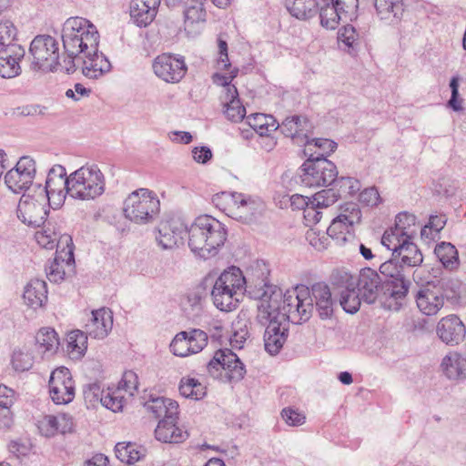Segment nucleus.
Masks as SVG:
<instances>
[{"instance_id": "f257e3e1", "label": "nucleus", "mask_w": 466, "mask_h": 466, "mask_svg": "<svg viewBox=\"0 0 466 466\" xmlns=\"http://www.w3.org/2000/svg\"><path fill=\"white\" fill-rule=\"evenodd\" d=\"M312 313V299L309 289L304 286L287 291L274 290L265 293L258 304V319L275 318L288 325L289 322L300 324L307 321Z\"/></svg>"}, {"instance_id": "f03ea898", "label": "nucleus", "mask_w": 466, "mask_h": 466, "mask_svg": "<svg viewBox=\"0 0 466 466\" xmlns=\"http://www.w3.org/2000/svg\"><path fill=\"white\" fill-rule=\"evenodd\" d=\"M187 230L189 248L204 259L216 256L227 239L224 225L208 215L198 217Z\"/></svg>"}, {"instance_id": "7ed1b4c3", "label": "nucleus", "mask_w": 466, "mask_h": 466, "mask_svg": "<svg viewBox=\"0 0 466 466\" xmlns=\"http://www.w3.org/2000/svg\"><path fill=\"white\" fill-rule=\"evenodd\" d=\"M62 41L68 56H79L97 50L99 33L89 20L69 17L63 25Z\"/></svg>"}, {"instance_id": "20e7f679", "label": "nucleus", "mask_w": 466, "mask_h": 466, "mask_svg": "<svg viewBox=\"0 0 466 466\" xmlns=\"http://www.w3.org/2000/svg\"><path fill=\"white\" fill-rule=\"evenodd\" d=\"M246 279L237 267L224 270L216 279L211 289L214 306L224 312L235 310L246 292Z\"/></svg>"}, {"instance_id": "39448f33", "label": "nucleus", "mask_w": 466, "mask_h": 466, "mask_svg": "<svg viewBox=\"0 0 466 466\" xmlns=\"http://www.w3.org/2000/svg\"><path fill=\"white\" fill-rule=\"evenodd\" d=\"M215 206L228 217L242 223H250L261 216L264 202L257 197L239 192H221L213 197Z\"/></svg>"}, {"instance_id": "423d86ee", "label": "nucleus", "mask_w": 466, "mask_h": 466, "mask_svg": "<svg viewBox=\"0 0 466 466\" xmlns=\"http://www.w3.org/2000/svg\"><path fill=\"white\" fill-rule=\"evenodd\" d=\"M332 281L339 287L356 288L363 301L368 304L374 303L380 293L384 295L385 291L379 274L370 268L361 269L358 277L345 269H338L332 273Z\"/></svg>"}, {"instance_id": "0eeeda50", "label": "nucleus", "mask_w": 466, "mask_h": 466, "mask_svg": "<svg viewBox=\"0 0 466 466\" xmlns=\"http://www.w3.org/2000/svg\"><path fill=\"white\" fill-rule=\"evenodd\" d=\"M159 209V199L147 188L133 191L126 198L123 208L125 217L139 225L151 223L157 216Z\"/></svg>"}, {"instance_id": "6e6552de", "label": "nucleus", "mask_w": 466, "mask_h": 466, "mask_svg": "<svg viewBox=\"0 0 466 466\" xmlns=\"http://www.w3.org/2000/svg\"><path fill=\"white\" fill-rule=\"evenodd\" d=\"M16 218L29 227H39L46 219L48 208L46 195L40 183H35L32 193H24L17 204Z\"/></svg>"}, {"instance_id": "1a4fd4ad", "label": "nucleus", "mask_w": 466, "mask_h": 466, "mask_svg": "<svg viewBox=\"0 0 466 466\" xmlns=\"http://www.w3.org/2000/svg\"><path fill=\"white\" fill-rule=\"evenodd\" d=\"M30 68L34 71H56L58 66V43L48 35H36L30 44Z\"/></svg>"}, {"instance_id": "9d476101", "label": "nucleus", "mask_w": 466, "mask_h": 466, "mask_svg": "<svg viewBox=\"0 0 466 466\" xmlns=\"http://www.w3.org/2000/svg\"><path fill=\"white\" fill-rule=\"evenodd\" d=\"M208 374L222 381H238L246 370L239 358L228 349L218 350L207 365Z\"/></svg>"}, {"instance_id": "9b49d317", "label": "nucleus", "mask_w": 466, "mask_h": 466, "mask_svg": "<svg viewBox=\"0 0 466 466\" xmlns=\"http://www.w3.org/2000/svg\"><path fill=\"white\" fill-rule=\"evenodd\" d=\"M361 211L356 203H345L327 229V235L339 246L353 238V226L360 222Z\"/></svg>"}, {"instance_id": "f8f14e48", "label": "nucleus", "mask_w": 466, "mask_h": 466, "mask_svg": "<svg viewBox=\"0 0 466 466\" xmlns=\"http://www.w3.org/2000/svg\"><path fill=\"white\" fill-rule=\"evenodd\" d=\"M60 185H64L66 193L73 198L93 199L100 196L105 189L103 177H56Z\"/></svg>"}, {"instance_id": "ddd939ff", "label": "nucleus", "mask_w": 466, "mask_h": 466, "mask_svg": "<svg viewBox=\"0 0 466 466\" xmlns=\"http://www.w3.org/2000/svg\"><path fill=\"white\" fill-rule=\"evenodd\" d=\"M48 393L56 405H66L73 401L76 385L70 370L64 367L55 369L49 377Z\"/></svg>"}, {"instance_id": "4468645a", "label": "nucleus", "mask_w": 466, "mask_h": 466, "mask_svg": "<svg viewBox=\"0 0 466 466\" xmlns=\"http://www.w3.org/2000/svg\"><path fill=\"white\" fill-rule=\"evenodd\" d=\"M75 259L73 253V240L71 236H60L56 257L46 268V277L51 282L59 283L64 280L67 271L73 268Z\"/></svg>"}, {"instance_id": "2eb2a0df", "label": "nucleus", "mask_w": 466, "mask_h": 466, "mask_svg": "<svg viewBox=\"0 0 466 466\" xmlns=\"http://www.w3.org/2000/svg\"><path fill=\"white\" fill-rule=\"evenodd\" d=\"M380 272L386 278L383 283L384 298L396 301L403 299L408 293L410 281L405 279L402 268L395 261V258L381 263Z\"/></svg>"}, {"instance_id": "dca6fc26", "label": "nucleus", "mask_w": 466, "mask_h": 466, "mask_svg": "<svg viewBox=\"0 0 466 466\" xmlns=\"http://www.w3.org/2000/svg\"><path fill=\"white\" fill-rule=\"evenodd\" d=\"M208 334L198 329L178 332L172 339L170 351L177 357L185 358L203 350L208 344Z\"/></svg>"}, {"instance_id": "f3484780", "label": "nucleus", "mask_w": 466, "mask_h": 466, "mask_svg": "<svg viewBox=\"0 0 466 466\" xmlns=\"http://www.w3.org/2000/svg\"><path fill=\"white\" fill-rule=\"evenodd\" d=\"M155 75L167 83H178L185 76L187 67L183 56L171 54L157 56L153 61Z\"/></svg>"}, {"instance_id": "a211bd4d", "label": "nucleus", "mask_w": 466, "mask_h": 466, "mask_svg": "<svg viewBox=\"0 0 466 466\" xmlns=\"http://www.w3.org/2000/svg\"><path fill=\"white\" fill-rule=\"evenodd\" d=\"M414 299L419 311L427 317L437 315L445 304V296L441 288L431 282L420 286Z\"/></svg>"}, {"instance_id": "6ab92c4d", "label": "nucleus", "mask_w": 466, "mask_h": 466, "mask_svg": "<svg viewBox=\"0 0 466 466\" xmlns=\"http://www.w3.org/2000/svg\"><path fill=\"white\" fill-rule=\"evenodd\" d=\"M84 395L86 401H99L105 408L113 412L122 411L128 400L126 395L119 391L115 386L100 390L98 385H89L88 388L85 390Z\"/></svg>"}, {"instance_id": "aec40b11", "label": "nucleus", "mask_w": 466, "mask_h": 466, "mask_svg": "<svg viewBox=\"0 0 466 466\" xmlns=\"http://www.w3.org/2000/svg\"><path fill=\"white\" fill-rule=\"evenodd\" d=\"M187 233V226L180 219L162 221L157 228L156 241L163 250H171L183 243V236Z\"/></svg>"}, {"instance_id": "412c9836", "label": "nucleus", "mask_w": 466, "mask_h": 466, "mask_svg": "<svg viewBox=\"0 0 466 466\" xmlns=\"http://www.w3.org/2000/svg\"><path fill=\"white\" fill-rule=\"evenodd\" d=\"M280 128L281 132L286 137H290L294 143L305 145L304 155L308 156V151H311L309 134L312 127L309 121L299 116H288L283 120Z\"/></svg>"}, {"instance_id": "4be33fe9", "label": "nucleus", "mask_w": 466, "mask_h": 466, "mask_svg": "<svg viewBox=\"0 0 466 466\" xmlns=\"http://www.w3.org/2000/svg\"><path fill=\"white\" fill-rule=\"evenodd\" d=\"M113 328V313L109 309L101 308L92 310L85 324L86 333L96 339L108 336Z\"/></svg>"}, {"instance_id": "5701e85b", "label": "nucleus", "mask_w": 466, "mask_h": 466, "mask_svg": "<svg viewBox=\"0 0 466 466\" xmlns=\"http://www.w3.org/2000/svg\"><path fill=\"white\" fill-rule=\"evenodd\" d=\"M436 333L445 344L457 345L464 339L466 329L460 318L452 314L439 320Z\"/></svg>"}, {"instance_id": "b1692460", "label": "nucleus", "mask_w": 466, "mask_h": 466, "mask_svg": "<svg viewBox=\"0 0 466 466\" xmlns=\"http://www.w3.org/2000/svg\"><path fill=\"white\" fill-rule=\"evenodd\" d=\"M258 320L263 325L268 324L264 334L265 350L271 355L278 354L287 339L288 325L275 318Z\"/></svg>"}, {"instance_id": "393cba45", "label": "nucleus", "mask_w": 466, "mask_h": 466, "mask_svg": "<svg viewBox=\"0 0 466 466\" xmlns=\"http://www.w3.org/2000/svg\"><path fill=\"white\" fill-rule=\"evenodd\" d=\"M25 49L19 45H8L0 48V76L13 78L21 73L20 61L25 56Z\"/></svg>"}, {"instance_id": "a878e982", "label": "nucleus", "mask_w": 466, "mask_h": 466, "mask_svg": "<svg viewBox=\"0 0 466 466\" xmlns=\"http://www.w3.org/2000/svg\"><path fill=\"white\" fill-rule=\"evenodd\" d=\"M440 371L448 380H466V358L455 350L448 352L441 360Z\"/></svg>"}, {"instance_id": "bb28decb", "label": "nucleus", "mask_w": 466, "mask_h": 466, "mask_svg": "<svg viewBox=\"0 0 466 466\" xmlns=\"http://www.w3.org/2000/svg\"><path fill=\"white\" fill-rule=\"evenodd\" d=\"M318 12L320 25L327 30L336 29L348 13L341 0H321Z\"/></svg>"}, {"instance_id": "cd10ccee", "label": "nucleus", "mask_w": 466, "mask_h": 466, "mask_svg": "<svg viewBox=\"0 0 466 466\" xmlns=\"http://www.w3.org/2000/svg\"><path fill=\"white\" fill-rule=\"evenodd\" d=\"M74 422L71 416L66 413L44 415L37 421L40 433L46 437H53L57 433L65 434L73 430Z\"/></svg>"}, {"instance_id": "c85d7f7f", "label": "nucleus", "mask_w": 466, "mask_h": 466, "mask_svg": "<svg viewBox=\"0 0 466 466\" xmlns=\"http://www.w3.org/2000/svg\"><path fill=\"white\" fill-rule=\"evenodd\" d=\"M160 0H133L130 5V17L140 27L147 26L155 18Z\"/></svg>"}, {"instance_id": "c756f323", "label": "nucleus", "mask_w": 466, "mask_h": 466, "mask_svg": "<svg viewBox=\"0 0 466 466\" xmlns=\"http://www.w3.org/2000/svg\"><path fill=\"white\" fill-rule=\"evenodd\" d=\"M177 418L162 419L155 429V437L164 443H180L188 437L187 431L177 425Z\"/></svg>"}, {"instance_id": "7c9ffc66", "label": "nucleus", "mask_w": 466, "mask_h": 466, "mask_svg": "<svg viewBox=\"0 0 466 466\" xmlns=\"http://www.w3.org/2000/svg\"><path fill=\"white\" fill-rule=\"evenodd\" d=\"M223 106V114L230 122H240L246 116V108L242 105L236 86H229L228 91L220 96Z\"/></svg>"}, {"instance_id": "2f4dec72", "label": "nucleus", "mask_w": 466, "mask_h": 466, "mask_svg": "<svg viewBox=\"0 0 466 466\" xmlns=\"http://www.w3.org/2000/svg\"><path fill=\"white\" fill-rule=\"evenodd\" d=\"M83 74L88 78H98L111 68L107 58L98 49L81 56Z\"/></svg>"}, {"instance_id": "473e14b6", "label": "nucleus", "mask_w": 466, "mask_h": 466, "mask_svg": "<svg viewBox=\"0 0 466 466\" xmlns=\"http://www.w3.org/2000/svg\"><path fill=\"white\" fill-rule=\"evenodd\" d=\"M309 297L315 302L321 319H328L332 315L334 302L328 285L321 282L314 284L309 290Z\"/></svg>"}, {"instance_id": "72a5a7b5", "label": "nucleus", "mask_w": 466, "mask_h": 466, "mask_svg": "<svg viewBox=\"0 0 466 466\" xmlns=\"http://www.w3.org/2000/svg\"><path fill=\"white\" fill-rule=\"evenodd\" d=\"M146 410L156 417L177 418L178 416V403L169 398L163 396H153L144 402Z\"/></svg>"}, {"instance_id": "f704fd0d", "label": "nucleus", "mask_w": 466, "mask_h": 466, "mask_svg": "<svg viewBox=\"0 0 466 466\" xmlns=\"http://www.w3.org/2000/svg\"><path fill=\"white\" fill-rule=\"evenodd\" d=\"M25 304L33 309L42 308L47 301L46 283L40 279H32L25 287L23 293Z\"/></svg>"}, {"instance_id": "c9c22d12", "label": "nucleus", "mask_w": 466, "mask_h": 466, "mask_svg": "<svg viewBox=\"0 0 466 466\" xmlns=\"http://www.w3.org/2000/svg\"><path fill=\"white\" fill-rule=\"evenodd\" d=\"M35 346L42 358L55 354L59 346L57 333L51 328L40 329L35 335Z\"/></svg>"}, {"instance_id": "e433bc0d", "label": "nucleus", "mask_w": 466, "mask_h": 466, "mask_svg": "<svg viewBox=\"0 0 466 466\" xmlns=\"http://www.w3.org/2000/svg\"><path fill=\"white\" fill-rule=\"evenodd\" d=\"M35 356L33 347L22 345L15 347L11 354V366L15 372H25L34 366Z\"/></svg>"}, {"instance_id": "4c0bfd02", "label": "nucleus", "mask_w": 466, "mask_h": 466, "mask_svg": "<svg viewBox=\"0 0 466 466\" xmlns=\"http://www.w3.org/2000/svg\"><path fill=\"white\" fill-rule=\"evenodd\" d=\"M289 13L299 20H309L314 17L319 10L318 0H286Z\"/></svg>"}, {"instance_id": "58836bf2", "label": "nucleus", "mask_w": 466, "mask_h": 466, "mask_svg": "<svg viewBox=\"0 0 466 466\" xmlns=\"http://www.w3.org/2000/svg\"><path fill=\"white\" fill-rule=\"evenodd\" d=\"M308 159L301 166L304 175H338L339 171L336 165L323 157H314L309 153Z\"/></svg>"}, {"instance_id": "ea45409f", "label": "nucleus", "mask_w": 466, "mask_h": 466, "mask_svg": "<svg viewBox=\"0 0 466 466\" xmlns=\"http://www.w3.org/2000/svg\"><path fill=\"white\" fill-rule=\"evenodd\" d=\"M247 124L260 137H269L276 131L279 125L271 115L260 113L251 114L247 116Z\"/></svg>"}, {"instance_id": "a19ab883", "label": "nucleus", "mask_w": 466, "mask_h": 466, "mask_svg": "<svg viewBox=\"0 0 466 466\" xmlns=\"http://www.w3.org/2000/svg\"><path fill=\"white\" fill-rule=\"evenodd\" d=\"M115 453L116 458L122 462L135 464L145 456L146 450L137 443L121 441L116 444Z\"/></svg>"}, {"instance_id": "79ce46f5", "label": "nucleus", "mask_w": 466, "mask_h": 466, "mask_svg": "<svg viewBox=\"0 0 466 466\" xmlns=\"http://www.w3.org/2000/svg\"><path fill=\"white\" fill-rule=\"evenodd\" d=\"M43 187L46 195V205L48 204L55 209L60 208L66 199V194H67L65 186L59 184L56 177H47L46 186Z\"/></svg>"}, {"instance_id": "37998d69", "label": "nucleus", "mask_w": 466, "mask_h": 466, "mask_svg": "<svg viewBox=\"0 0 466 466\" xmlns=\"http://www.w3.org/2000/svg\"><path fill=\"white\" fill-rule=\"evenodd\" d=\"M248 318L246 312L240 311L232 322V335L229 338L230 346L242 349L248 337Z\"/></svg>"}, {"instance_id": "c03bdc74", "label": "nucleus", "mask_w": 466, "mask_h": 466, "mask_svg": "<svg viewBox=\"0 0 466 466\" xmlns=\"http://www.w3.org/2000/svg\"><path fill=\"white\" fill-rule=\"evenodd\" d=\"M180 394L190 400H199L207 395V387L199 380L186 376L179 382Z\"/></svg>"}, {"instance_id": "a18cd8bd", "label": "nucleus", "mask_w": 466, "mask_h": 466, "mask_svg": "<svg viewBox=\"0 0 466 466\" xmlns=\"http://www.w3.org/2000/svg\"><path fill=\"white\" fill-rule=\"evenodd\" d=\"M66 351L71 359L81 358L87 349V334L79 329L67 334Z\"/></svg>"}, {"instance_id": "49530a36", "label": "nucleus", "mask_w": 466, "mask_h": 466, "mask_svg": "<svg viewBox=\"0 0 466 466\" xmlns=\"http://www.w3.org/2000/svg\"><path fill=\"white\" fill-rule=\"evenodd\" d=\"M393 258H400L403 265L408 267L420 266L423 261V256L418 247L409 239L404 245L396 252Z\"/></svg>"}, {"instance_id": "de8ad7c7", "label": "nucleus", "mask_w": 466, "mask_h": 466, "mask_svg": "<svg viewBox=\"0 0 466 466\" xmlns=\"http://www.w3.org/2000/svg\"><path fill=\"white\" fill-rule=\"evenodd\" d=\"M340 288L343 289L339 297V304L341 305L342 309L347 313H356L360 308L361 300H363L360 292L356 290V288L352 287Z\"/></svg>"}, {"instance_id": "09e8293b", "label": "nucleus", "mask_w": 466, "mask_h": 466, "mask_svg": "<svg viewBox=\"0 0 466 466\" xmlns=\"http://www.w3.org/2000/svg\"><path fill=\"white\" fill-rule=\"evenodd\" d=\"M410 238H406L403 233H400L398 228L394 227L387 229L381 237V245L388 250L392 251V257L396 256V252L406 243Z\"/></svg>"}, {"instance_id": "8fccbe9b", "label": "nucleus", "mask_w": 466, "mask_h": 466, "mask_svg": "<svg viewBox=\"0 0 466 466\" xmlns=\"http://www.w3.org/2000/svg\"><path fill=\"white\" fill-rule=\"evenodd\" d=\"M416 217L408 212H402L397 215L394 228L403 233L406 238L412 239L417 233Z\"/></svg>"}, {"instance_id": "3c124183", "label": "nucleus", "mask_w": 466, "mask_h": 466, "mask_svg": "<svg viewBox=\"0 0 466 466\" xmlns=\"http://www.w3.org/2000/svg\"><path fill=\"white\" fill-rule=\"evenodd\" d=\"M378 12L381 19H390L397 17L401 12V5L397 0H370Z\"/></svg>"}, {"instance_id": "603ef678", "label": "nucleus", "mask_w": 466, "mask_h": 466, "mask_svg": "<svg viewBox=\"0 0 466 466\" xmlns=\"http://www.w3.org/2000/svg\"><path fill=\"white\" fill-rule=\"evenodd\" d=\"M184 16L186 30L198 29V25L206 20V11L202 7V3H198V5L187 7L184 13Z\"/></svg>"}, {"instance_id": "864d4df0", "label": "nucleus", "mask_w": 466, "mask_h": 466, "mask_svg": "<svg viewBox=\"0 0 466 466\" xmlns=\"http://www.w3.org/2000/svg\"><path fill=\"white\" fill-rule=\"evenodd\" d=\"M434 252L444 267H452L458 262V251L456 248L449 242H441L437 245Z\"/></svg>"}, {"instance_id": "5fc2aeb1", "label": "nucleus", "mask_w": 466, "mask_h": 466, "mask_svg": "<svg viewBox=\"0 0 466 466\" xmlns=\"http://www.w3.org/2000/svg\"><path fill=\"white\" fill-rule=\"evenodd\" d=\"M116 388L126 395L127 399L133 397L138 389V377L137 373L132 370L125 371Z\"/></svg>"}, {"instance_id": "6e6d98bb", "label": "nucleus", "mask_w": 466, "mask_h": 466, "mask_svg": "<svg viewBox=\"0 0 466 466\" xmlns=\"http://www.w3.org/2000/svg\"><path fill=\"white\" fill-rule=\"evenodd\" d=\"M7 187L14 193H32L33 187L35 185L32 181V177H4Z\"/></svg>"}, {"instance_id": "4d7b16f0", "label": "nucleus", "mask_w": 466, "mask_h": 466, "mask_svg": "<svg viewBox=\"0 0 466 466\" xmlns=\"http://www.w3.org/2000/svg\"><path fill=\"white\" fill-rule=\"evenodd\" d=\"M17 29L13 21L7 18L0 19V46H7L13 45L12 42L15 39Z\"/></svg>"}, {"instance_id": "13d9d810", "label": "nucleus", "mask_w": 466, "mask_h": 466, "mask_svg": "<svg viewBox=\"0 0 466 466\" xmlns=\"http://www.w3.org/2000/svg\"><path fill=\"white\" fill-rule=\"evenodd\" d=\"M35 238L37 244L46 249H52L55 246L57 247L60 237H57V233L49 228H43L36 231Z\"/></svg>"}, {"instance_id": "bf43d9fd", "label": "nucleus", "mask_w": 466, "mask_h": 466, "mask_svg": "<svg viewBox=\"0 0 466 466\" xmlns=\"http://www.w3.org/2000/svg\"><path fill=\"white\" fill-rule=\"evenodd\" d=\"M339 193L333 188H326L315 193L312 202L319 208H328L338 201Z\"/></svg>"}, {"instance_id": "052dcab7", "label": "nucleus", "mask_w": 466, "mask_h": 466, "mask_svg": "<svg viewBox=\"0 0 466 466\" xmlns=\"http://www.w3.org/2000/svg\"><path fill=\"white\" fill-rule=\"evenodd\" d=\"M306 239L316 250L321 251L329 245V236L315 228H309L306 233Z\"/></svg>"}, {"instance_id": "680f3d73", "label": "nucleus", "mask_w": 466, "mask_h": 466, "mask_svg": "<svg viewBox=\"0 0 466 466\" xmlns=\"http://www.w3.org/2000/svg\"><path fill=\"white\" fill-rule=\"evenodd\" d=\"M281 418L290 427H299L306 422V415L291 407L284 408L281 410Z\"/></svg>"}, {"instance_id": "e2e57ef3", "label": "nucleus", "mask_w": 466, "mask_h": 466, "mask_svg": "<svg viewBox=\"0 0 466 466\" xmlns=\"http://www.w3.org/2000/svg\"><path fill=\"white\" fill-rule=\"evenodd\" d=\"M339 40L346 46L353 47L359 40V34L354 26L347 25L339 31Z\"/></svg>"}, {"instance_id": "0e129e2a", "label": "nucleus", "mask_w": 466, "mask_h": 466, "mask_svg": "<svg viewBox=\"0 0 466 466\" xmlns=\"http://www.w3.org/2000/svg\"><path fill=\"white\" fill-rule=\"evenodd\" d=\"M19 175H35V161L29 156L20 157L16 165L12 168Z\"/></svg>"}, {"instance_id": "69168bd1", "label": "nucleus", "mask_w": 466, "mask_h": 466, "mask_svg": "<svg viewBox=\"0 0 466 466\" xmlns=\"http://www.w3.org/2000/svg\"><path fill=\"white\" fill-rule=\"evenodd\" d=\"M319 208L313 202L307 207L303 210V218L304 223L308 227H312L319 223L322 218V212L319 211Z\"/></svg>"}, {"instance_id": "338daca9", "label": "nucleus", "mask_w": 466, "mask_h": 466, "mask_svg": "<svg viewBox=\"0 0 466 466\" xmlns=\"http://www.w3.org/2000/svg\"><path fill=\"white\" fill-rule=\"evenodd\" d=\"M17 399L16 392L5 384L0 385V407L10 410Z\"/></svg>"}, {"instance_id": "774afa93", "label": "nucleus", "mask_w": 466, "mask_h": 466, "mask_svg": "<svg viewBox=\"0 0 466 466\" xmlns=\"http://www.w3.org/2000/svg\"><path fill=\"white\" fill-rule=\"evenodd\" d=\"M238 69L233 68L229 73L227 74H221V73H215L212 76L213 83L223 86L224 94L228 91L229 86H235L234 85H231L232 80L238 76Z\"/></svg>"}]
</instances>
